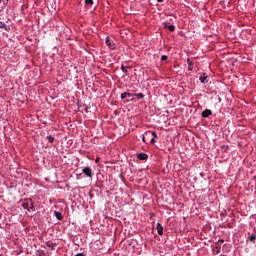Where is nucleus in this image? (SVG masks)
I'll list each match as a JSON object with an SVG mask.
<instances>
[{"label": "nucleus", "mask_w": 256, "mask_h": 256, "mask_svg": "<svg viewBox=\"0 0 256 256\" xmlns=\"http://www.w3.org/2000/svg\"><path fill=\"white\" fill-rule=\"evenodd\" d=\"M21 206L23 209H26V211H35V205L33 204V200L31 198L24 199Z\"/></svg>", "instance_id": "obj_1"}, {"label": "nucleus", "mask_w": 256, "mask_h": 256, "mask_svg": "<svg viewBox=\"0 0 256 256\" xmlns=\"http://www.w3.org/2000/svg\"><path fill=\"white\" fill-rule=\"evenodd\" d=\"M146 139H150V143L155 144V139H157V132L155 131H146L144 133Z\"/></svg>", "instance_id": "obj_2"}, {"label": "nucleus", "mask_w": 256, "mask_h": 256, "mask_svg": "<svg viewBox=\"0 0 256 256\" xmlns=\"http://www.w3.org/2000/svg\"><path fill=\"white\" fill-rule=\"evenodd\" d=\"M82 173H84L86 177H89V179H93V170L91 167H84Z\"/></svg>", "instance_id": "obj_3"}, {"label": "nucleus", "mask_w": 256, "mask_h": 256, "mask_svg": "<svg viewBox=\"0 0 256 256\" xmlns=\"http://www.w3.org/2000/svg\"><path fill=\"white\" fill-rule=\"evenodd\" d=\"M200 83H209V75L207 73H202L201 76L199 77Z\"/></svg>", "instance_id": "obj_4"}, {"label": "nucleus", "mask_w": 256, "mask_h": 256, "mask_svg": "<svg viewBox=\"0 0 256 256\" xmlns=\"http://www.w3.org/2000/svg\"><path fill=\"white\" fill-rule=\"evenodd\" d=\"M106 45L109 49H115V42H113L109 36L106 37Z\"/></svg>", "instance_id": "obj_5"}, {"label": "nucleus", "mask_w": 256, "mask_h": 256, "mask_svg": "<svg viewBox=\"0 0 256 256\" xmlns=\"http://www.w3.org/2000/svg\"><path fill=\"white\" fill-rule=\"evenodd\" d=\"M202 117L204 119H207L209 117H211V115H213V111L209 110V109H205L202 113H201Z\"/></svg>", "instance_id": "obj_6"}, {"label": "nucleus", "mask_w": 256, "mask_h": 256, "mask_svg": "<svg viewBox=\"0 0 256 256\" xmlns=\"http://www.w3.org/2000/svg\"><path fill=\"white\" fill-rule=\"evenodd\" d=\"M137 159H139L140 161H147V159H149V155H147L146 153H138Z\"/></svg>", "instance_id": "obj_7"}, {"label": "nucleus", "mask_w": 256, "mask_h": 256, "mask_svg": "<svg viewBox=\"0 0 256 256\" xmlns=\"http://www.w3.org/2000/svg\"><path fill=\"white\" fill-rule=\"evenodd\" d=\"M212 249L213 252L216 253V255H219L221 253V246L219 242H216Z\"/></svg>", "instance_id": "obj_8"}, {"label": "nucleus", "mask_w": 256, "mask_h": 256, "mask_svg": "<svg viewBox=\"0 0 256 256\" xmlns=\"http://www.w3.org/2000/svg\"><path fill=\"white\" fill-rule=\"evenodd\" d=\"M163 25H164V28L168 29V31H170L171 33L175 31V25H167V22H164Z\"/></svg>", "instance_id": "obj_9"}, {"label": "nucleus", "mask_w": 256, "mask_h": 256, "mask_svg": "<svg viewBox=\"0 0 256 256\" xmlns=\"http://www.w3.org/2000/svg\"><path fill=\"white\" fill-rule=\"evenodd\" d=\"M0 29H5V31H10L11 26H7V24H5V22L0 21Z\"/></svg>", "instance_id": "obj_10"}, {"label": "nucleus", "mask_w": 256, "mask_h": 256, "mask_svg": "<svg viewBox=\"0 0 256 256\" xmlns=\"http://www.w3.org/2000/svg\"><path fill=\"white\" fill-rule=\"evenodd\" d=\"M156 229H157L158 235H163V225H161V223L159 222L157 223Z\"/></svg>", "instance_id": "obj_11"}, {"label": "nucleus", "mask_w": 256, "mask_h": 256, "mask_svg": "<svg viewBox=\"0 0 256 256\" xmlns=\"http://www.w3.org/2000/svg\"><path fill=\"white\" fill-rule=\"evenodd\" d=\"M187 64H188V71H193V67H195V64L193 63V61H191V59H187Z\"/></svg>", "instance_id": "obj_12"}, {"label": "nucleus", "mask_w": 256, "mask_h": 256, "mask_svg": "<svg viewBox=\"0 0 256 256\" xmlns=\"http://www.w3.org/2000/svg\"><path fill=\"white\" fill-rule=\"evenodd\" d=\"M54 215L58 221H63V214L59 211H54Z\"/></svg>", "instance_id": "obj_13"}, {"label": "nucleus", "mask_w": 256, "mask_h": 256, "mask_svg": "<svg viewBox=\"0 0 256 256\" xmlns=\"http://www.w3.org/2000/svg\"><path fill=\"white\" fill-rule=\"evenodd\" d=\"M247 241H251V243H255L256 241V234H252L247 238Z\"/></svg>", "instance_id": "obj_14"}, {"label": "nucleus", "mask_w": 256, "mask_h": 256, "mask_svg": "<svg viewBox=\"0 0 256 256\" xmlns=\"http://www.w3.org/2000/svg\"><path fill=\"white\" fill-rule=\"evenodd\" d=\"M134 97H138V99H145V95L143 93H134Z\"/></svg>", "instance_id": "obj_15"}, {"label": "nucleus", "mask_w": 256, "mask_h": 256, "mask_svg": "<svg viewBox=\"0 0 256 256\" xmlns=\"http://www.w3.org/2000/svg\"><path fill=\"white\" fill-rule=\"evenodd\" d=\"M0 5H3V7H7V5H9V0H0Z\"/></svg>", "instance_id": "obj_16"}, {"label": "nucleus", "mask_w": 256, "mask_h": 256, "mask_svg": "<svg viewBox=\"0 0 256 256\" xmlns=\"http://www.w3.org/2000/svg\"><path fill=\"white\" fill-rule=\"evenodd\" d=\"M46 139H47L50 143H54V141H55V137H54L53 135L47 136Z\"/></svg>", "instance_id": "obj_17"}, {"label": "nucleus", "mask_w": 256, "mask_h": 256, "mask_svg": "<svg viewBox=\"0 0 256 256\" xmlns=\"http://www.w3.org/2000/svg\"><path fill=\"white\" fill-rule=\"evenodd\" d=\"M224 247H225L224 253H229V251H231V245L225 244Z\"/></svg>", "instance_id": "obj_18"}, {"label": "nucleus", "mask_w": 256, "mask_h": 256, "mask_svg": "<svg viewBox=\"0 0 256 256\" xmlns=\"http://www.w3.org/2000/svg\"><path fill=\"white\" fill-rule=\"evenodd\" d=\"M121 70H122V73H125V75H127V68L125 67V65H121Z\"/></svg>", "instance_id": "obj_19"}, {"label": "nucleus", "mask_w": 256, "mask_h": 256, "mask_svg": "<svg viewBox=\"0 0 256 256\" xmlns=\"http://www.w3.org/2000/svg\"><path fill=\"white\" fill-rule=\"evenodd\" d=\"M127 95H129V92H124L121 94V99H127Z\"/></svg>", "instance_id": "obj_20"}, {"label": "nucleus", "mask_w": 256, "mask_h": 256, "mask_svg": "<svg viewBox=\"0 0 256 256\" xmlns=\"http://www.w3.org/2000/svg\"><path fill=\"white\" fill-rule=\"evenodd\" d=\"M86 5L91 6L93 5V0H85Z\"/></svg>", "instance_id": "obj_21"}, {"label": "nucleus", "mask_w": 256, "mask_h": 256, "mask_svg": "<svg viewBox=\"0 0 256 256\" xmlns=\"http://www.w3.org/2000/svg\"><path fill=\"white\" fill-rule=\"evenodd\" d=\"M167 59H169V56H167V55L161 56V61H167Z\"/></svg>", "instance_id": "obj_22"}, {"label": "nucleus", "mask_w": 256, "mask_h": 256, "mask_svg": "<svg viewBox=\"0 0 256 256\" xmlns=\"http://www.w3.org/2000/svg\"><path fill=\"white\" fill-rule=\"evenodd\" d=\"M127 97H135V93H129L128 92Z\"/></svg>", "instance_id": "obj_23"}, {"label": "nucleus", "mask_w": 256, "mask_h": 256, "mask_svg": "<svg viewBox=\"0 0 256 256\" xmlns=\"http://www.w3.org/2000/svg\"><path fill=\"white\" fill-rule=\"evenodd\" d=\"M217 243H218V245H219V243H225V240L224 239H220V240L217 241Z\"/></svg>", "instance_id": "obj_24"}, {"label": "nucleus", "mask_w": 256, "mask_h": 256, "mask_svg": "<svg viewBox=\"0 0 256 256\" xmlns=\"http://www.w3.org/2000/svg\"><path fill=\"white\" fill-rule=\"evenodd\" d=\"M82 174H76V179H81Z\"/></svg>", "instance_id": "obj_25"}, {"label": "nucleus", "mask_w": 256, "mask_h": 256, "mask_svg": "<svg viewBox=\"0 0 256 256\" xmlns=\"http://www.w3.org/2000/svg\"><path fill=\"white\" fill-rule=\"evenodd\" d=\"M147 139V137H145V134L143 135V137H142V141H143V143H145V140Z\"/></svg>", "instance_id": "obj_26"}, {"label": "nucleus", "mask_w": 256, "mask_h": 256, "mask_svg": "<svg viewBox=\"0 0 256 256\" xmlns=\"http://www.w3.org/2000/svg\"><path fill=\"white\" fill-rule=\"evenodd\" d=\"M75 256H85V253H78Z\"/></svg>", "instance_id": "obj_27"}, {"label": "nucleus", "mask_w": 256, "mask_h": 256, "mask_svg": "<svg viewBox=\"0 0 256 256\" xmlns=\"http://www.w3.org/2000/svg\"><path fill=\"white\" fill-rule=\"evenodd\" d=\"M158 1V3H163V0H157Z\"/></svg>", "instance_id": "obj_28"}, {"label": "nucleus", "mask_w": 256, "mask_h": 256, "mask_svg": "<svg viewBox=\"0 0 256 256\" xmlns=\"http://www.w3.org/2000/svg\"><path fill=\"white\" fill-rule=\"evenodd\" d=\"M85 112L88 113L89 111L87 110V108L85 109Z\"/></svg>", "instance_id": "obj_29"}, {"label": "nucleus", "mask_w": 256, "mask_h": 256, "mask_svg": "<svg viewBox=\"0 0 256 256\" xmlns=\"http://www.w3.org/2000/svg\"><path fill=\"white\" fill-rule=\"evenodd\" d=\"M97 161H99V158L96 159V163H97Z\"/></svg>", "instance_id": "obj_30"}]
</instances>
